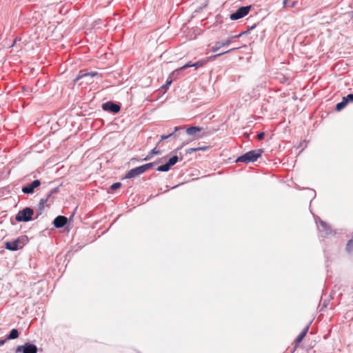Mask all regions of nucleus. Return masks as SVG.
<instances>
[{
  "label": "nucleus",
  "instance_id": "1",
  "mask_svg": "<svg viewBox=\"0 0 353 353\" xmlns=\"http://www.w3.org/2000/svg\"><path fill=\"white\" fill-rule=\"evenodd\" d=\"M153 163H146L145 165L137 167L135 168L130 170L125 175V179H132L139 176V175L144 173L148 170L153 167Z\"/></svg>",
  "mask_w": 353,
  "mask_h": 353
},
{
  "label": "nucleus",
  "instance_id": "2",
  "mask_svg": "<svg viewBox=\"0 0 353 353\" xmlns=\"http://www.w3.org/2000/svg\"><path fill=\"white\" fill-rule=\"evenodd\" d=\"M263 152L262 150H252L248 152H246L243 155L239 157L236 159V162L241 161V162H245V163H250V162H254L256 161V159L261 157V154Z\"/></svg>",
  "mask_w": 353,
  "mask_h": 353
},
{
  "label": "nucleus",
  "instance_id": "3",
  "mask_svg": "<svg viewBox=\"0 0 353 353\" xmlns=\"http://www.w3.org/2000/svg\"><path fill=\"white\" fill-rule=\"evenodd\" d=\"M34 211L32 208H26L20 210L16 215V220L19 222H28L32 219Z\"/></svg>",
  "mask_w": 353,
  "mask_h": 353
},
{
  "label": "nucleus",
  "instance_id": "4",
  "mask_svg": "<svg viewBox=\"0 0 353 353\" xmlns=\"http://www.w3.org/2000/svg\"><path fill=\"white\" fill-rule=\"evenodd\" d=\"M26 244V239L22 238H18L12 241H7L5 243V247L6 249L11 251H16L21 249Z\"/></svg>",
  "mask_w": 353,
  "mask_h": 353
},
{
  "label": "nucleus",
  "instance_id": "5",
  "mask_svg": "<svg viewBox=\"0 0 353 353\" xmlns=\"http://www.w3.org/2000/svg\"><path fill=\"white\" fill-rule=\"evenodd\" d=\"M99 74L98 72H88V73H84L81 75H79L75 79H74V81L75 82H77L79 81H81L79 84L80 85H82L83 83L85 84H90V83H92L93 81H92V79L93 77H98Z\"/></svg>",
  "mask_w": 353,
  "mask_h": 353
},
{
  "label": "nucleus",
  "instance_id": "6",
  "mask_svg": "<svg viewBox=\"0 0 353 353\" xmlns=\"http://www.w3.org/2000/svg\"><path fill=\"white\" fill-rule=\"evenodd\" d=\"M251 6H242L240 7L236 12L230 15V19L232 21L238 20L246 16L250 10Z\"/></svg>",
  "mask_w": 353,
  "mask_h": 353
},
{
  "label": "nucleus",
  "instance_id": "7",
  "mask_svg": "<svg viewBox=\"0 0 353 353\" xmlns=\"http://www.w3.org/2000/svg\"><path fill=\"white\" fill-rule=\"evenodd\" d=\"M37 347L35 345L27 343L23 345L17 346L16 352L37 353Z\"/></svg>",
  "mask_w": 353,
  "mask_h": 353
},
{
  "label": "nucleus",
  "instance_id": "8",
  "mask_svg": "<svg viewBox=\"0 0 353 353\" xmlns=\"http://www.w3.org/2000/svg\"><path fill=\"white\" fill-rule=\"evenodd\" d=\"M244 33H246V32H241V33L239 34L238 35L232 36L230 38H228L227 40H225V41H218V42H216L214 44V46H212V50L213 52L218 51L221 48H222L223 46H228L230 43L231 41L234 38L238 37L241 36V34H243Z\"/></svg>",
  "mask_w": 353,
  "mask_h": 353
},
{
  "label": "nucleus",
  "instance_id": "9",
  "mask_svg": "<svg viewBox=\"0 0 353 353\" xmlns=\"http://www.w3.org/2000/svg\"><path fill=\"white\" fill-rule=\"evenodd\" d=\"M102 109L105 111L117 113L120 110L121 108L118 104L108 101L102 104Z\"/></svg>",
  "mask_w": 353,
  "mask_h": 353
},
{
  "label": "nucleus",
  "instance_id": "10",
  "mask_svg": "<svg viewBox=\"0 0 353 353\" xmlns=\"http://www.w3.org/2000/svg\"><path fill=\"white\" fill-rule=\"evenodd\" d=\"M41 185L39 180H34L30 184L23 187L22 192L25 194H32L36 188Z\"/></svg>",
  "mask_w": 353,
  "mask_h": 353
},
{
  "label": "nucleus",
  "instance_id": "11",
  "mask_svg": "<svg viewBox=\"0 0 353 353\" xmlns=\"http://www.w3.org/2000/svg\"><path fill=\"white\" fill-rule=\"evenodd\" d=\"M67 221L68 219L65 216H58L54 219L53 223L56 228H60L63 227L66 224Z\"/></svg>",
  "mask_w": 353,
  "mask_h": 353
},
{
  "label": "nucleus",
  "instance_id": "12",
  "mask_svg": "<svg viewBox=\"0 0 353 353\" xmlns=\"http://www.w3.org/2000/svg\"><path fill=\"white\" fill-rule=\"evenodd\" d=\"M309 330V325H307L304 329L302 331V332L300 334V335L296 338V341H295V347H297V345H299V343H301L302 341V340L303 339V338L305 336L307 331Z\"/></svg>",
  "mask_w": 353,
  "mask_h": 353
},
{
  "label": "nucleus",
  "instance_id": "13",
  "mask_svg": "<svg viewBox=\"0 0 353 353\" xmlns=\"http://www.w3.org/2000/svg\"><path fill=\"white\" fill-rule=\"evenodd\" d=\"M202 130V128L200 127H190L187 128L186 132L188 135L190 136H196L197 132H199Z\"/></svg>",
  "mask_w": 353,
  "mask_h": 353
},
{
  "label": "nucleus",
  "instance_id": "14",
  "mask_svg": "<svg viewBox=\"0 0 353 353\" xmlns=\"http://www.w3.org/2000/svg\"><path fill=\"white\" fill-rule=\"evenodd\" d=\"M18 336H19L18 330L17 329H12L10 331L9 335L8 336L7 339H8V340L14 339H17Z\"/></svg>",
  "mask_w": 353,
  "mask_h": 353
},
{
  "label": "nucleus",
  "instance_id": "15",
  "mask_svg": "<svg viewBox=\"0 0 353 353\" xmlns=\"http://www.w3.org/2000/svg\"><path fill=\"white\" fill-rule=\"evenodd\" d=\"M346 250L350 255L353 256V239L347 242Z\"/></svg>",
  "mask_w": 353,
  "mask_h": 353
},
{
  "label": "nucleus",
  "instance_id": "16",
  "mask_svg": "<svg viewBox=\"0 0 353 353\" xmlns=\"http://www.w3.org/2000/svg\"><path fill=\"white\" fill-rule=\"evenodd\" d=\"M170 167L171 165L168 163H166L165 164L158 167L157 170L160 172H167L170 170Z\"/></svg>",
  "mask_w": 353,
  "mask_h": 353
},
{
  "label": "nucleus",
  "instance_id": "17",
  "mask_svg": "<svg viewBox=\"0 0 353 353\" xmlns=\"http://www.w3.org/2000/svg\"><path fill=\"white\" fill-rule=\"evenodd\" d=\"M190 67H192V63L190 62H189V63H186L185 65H184L183 66L181 67L180 68L176 69L174 71H173L172 74H174L175 73H178L179 71H182V70H185Z\"/></svg>",
  "mask_w": 353,
  "mask_h": 353
},
{
  "label": "nucleus",
  "instance_id": "18",
  "mask_svg": "<svg viewBox=\"0 0 353 353\" xmlns=\"http://www.w3.org/2000/svg\"><path fill=\"white\" fill-rule=\"evenodd\" d=\"M178 160H179L178 157H177V156H174V157H172V158H170V159H169V161H168V163L171 166H172V165H174V164H176V162L178 161Z\"/></svg>",
  "mask_w": 353,
  "mask_h": 353
},
{
  "label": "nucleus",
  "instance_id": "19",
  "mask_svg": "<svg viewBox=\"0 0 353 353\" xmlns=\"http://www.w3.org/2000/svg\"><path fill=\"white\" fill-rule=\"evenodd\" d=\"M205 63V61H203V60H201V61H199L194 63H192V66L195 68H198L199 67H201L203 66Z\"/></svg>",
  "mask_w": 353,
  "mask_h": 353
},
{
  "label": "nucleus",
  "instance_id": "20",
  "mask_svg": "<svg viewBox=\"0 0 353 353\" xmlns=\"http://www.w3.org/2000/svg\"><path fill=\"white\" fill-rule=\"evenodd\" d=\"M49 198H50V197H48V196H47V198H46V199H41L40 200V201H39V208H40V209H41V210L43 208L44 205L47 203V201H48V200L49 199Z\"/></svg>",
  "mask_w": 353,
  "mask_h": 353
},
{
  "label": "nucleus",
  "instance_id": "21",
  "mask_svg": "<svg viewBox=\"0 0 353 353\" xmlns=\"http://www.w3.org/2000/svg\"><path fill=\"white\" fill-rule=\"evenodd\" d=\"M346 105H344V103H343L342 102H340L339 103L336 104V111H341V110H343Z\"/></svg>",
  "mask_w": 353,
  "mask_h": 353
},
{
  "label": "nucleus",
  "instance_id": "22",
  "mask_svg": "<svg viewBox=\"0 0 353 353\" xmlns=\"http://www.w3.org/2000/svg\"><path fill=\"white\" fill-rule=\"evenodd\" d=\"M237 48H231V49H230V50H226V51H225V52H221V53H219V54H217L214 55V56L213 57V58L219 57H220V56H221V55H223V54H226V53H228V52H231V51H232V50H235V49H237Z\"/></svg>",
  "mask_w": 353,
  "mask_h": 353
},
{
  "label": "nucleus",
  "instance_id": "23",
  "mask_svg": "<svg viewBox=\"0 0 353 353\" xmlns=\"http://www.w3.org/2000/svg\"><path fill=\"white\" fill-rule=\"evenodd\" d=\"M121 183L119 182L114 183L110 186V189L112 190H114L119 188L121 187Z\"/></svg>",
  "mask_w": 353,
  "mask_h": 353
},
{
  "label": "nucleus",
  "instance_id": "24",
  "mask_svg": "<svg viewBox=\"0 0 353 353\" xmlns=\"http://www.w3.org/2000/svg\"><path fill=\"white\" fill-rule=\"evenodd\" d=\"M172 81V79H170V78H169L167 80L166 83L162 86V88L167 89L169 87V85L171 84Z\"/></svg>",
  "mask_w": 353,
  "mask_h": 353
},
{
  "label": "nucleus",
  "instance_id": "25",
  "mask_svg": "<svg viewBox=\"0 0 353 353\" xmlns=\"http://www.w3.org/2000/svg\"><path fill=\"white\" fill-rule=\"evenodd\" d=\"M152 156L154 155H157V154H161V152L158 150H157V148H154V149H152L151 150V152H150Z\"/></svg>",
  "mask_w": 353,
  "mask_h": 353
},
{
  "label": "nucleus",
  "instance_id": "26",
  "mask_svg": "<svg viewBox=\"0 0 353 353\" xmlns=\"http://www.w3.org/2000/svg\"><path fill=\"white\" fill-rule=\"evenodd\" d=\"M174 134V132H172L168 135H161V141L165 140L168 139L169 137H171Z\"/></svg>",
  "mask_w": 353,
  "mask_h": 353
},
{
  "label": "nucleus",
  "instance_id": "27",
  "mask_svg": "<svg viewBox=\"0 0 353 353\" xmlns=\"http://www.w3.org/2000/svg\"><path fill=\"white\" fill-rule=\"evenodd\" d=\"M57 192H58V188H54L50 190V192L48 194V196L50 197L52 194H55Z\"/></svg>",
  "mask_w": 353,
  "mask_h": 353
},
{
  "label": "nucleus",
  "instance_id": "28",
  "mask_svg": "<svg viewBox=\"0 0 353 353\" xmlns=\"http://www.w3.org/2000/svg\"><path fill=\"white\" fill-rule=\"evenodd\" d=\"M289 3H290V2L288 0H284L283 1V5L285 6H290ZM294 6V3H292L291 5H290V7H293Z\"/></svg>",
  "mask_w": 353,
  "mask_h": 353
},
{
  "label": "nucleus",
  "instance_id": "29",
  "mask_svg": "<svg viewBox=\"0 0 353 353\" xmlns=\"http://www.w3.org/2000/svg\"><path fill=\"white\" fill-rule=\"evenodd\" d=\"M348 101H353V94H349L346 97Z\"/></svg>",
  "mask_w": 353,
  "mask_h": 353
},
{
  "label": "nucleus",
  "instance_id": "30",
  "mask_svg": "<svg viewBox=\"0 0 353 353\" xmlns=\"http://www.w3.org/2000/svg\"><path fill=\"white\" fill-rule=\"evenodd\" d=\"M264 136H265V133H264V132H261V133H259V134L257 135V139H258L259 140H261L262 139H263Z\"/></svg>",
  "mask_w": 353,
  "mask_h": 353
},
{
  "label": "nucleus",
  "instance_id": "31",
  "mask_svg": "<svg viewBox=\"0 0 353 353\" xmlns=\"http://www.w3.org/2000/svg\"><path fill=\"white\" fill-rule=\"evenodd\" d=\"M152 157H153V156L150 153L149 154H148V155H147V156L143 159V160H144V161H148V160L151 159Z\"/></svg>",
  "mask_w": 353,
  "mask_h": 353
},
{
  "label": "nucleus",
  "instance_id": "32",
  "mask_svg": "<svg viewBox=\"0 0 353 353\" xmlns=\"http://www.w3.org/2000/svg\"><path fill=\"white\" fill-rule=\"evenodd\" d=\"M208 146H202V147H198L196 148L197 149V151H199V150H205L208 149Z\"/></svg>",
  "mask_w": 353,
  "mask_h": 353
},
{
  "label": "nucleus",
  "instance_id": "33",
  "mask_svg": "<svg viewBox=\"0 0 353 353\" xmlns=\"http://www.w3.org/2000/svg\"><path fill=\"white\" fill-rule=\"evenodd\" d=\"M196 151H197L196 148H192L188 149V153H192V152H196Z\"/></svg>",
  "mask_w": 353,
  "mask_h": 353
},
{
  "label": "nucleus",
  "instance_id": "34",
  "mask_svg": "<svg viewBox=\"0 0 353 353\" xmlns=\"http://www.w3.org/2000/svg\"><path fill=\"white\" fill-rule=\"evenodd\" d=\"M341 102H342L343 103H344V105H347V103L348 101H347V99L346 97L343 98V101H342Z\"/></svg>",
  "mask_w": 353,
  "mask_h": 353
},
{
  "label": "nucleus",
  "instance_id": "35",
  "mask_svg": "<svg viewBox=\"0 0 353 353\" xmlns=\"http://www.w3.org/2000/svg\"><path fill=\"white\" fill-rule=\"evenodd\" d=\"M181 129H183V127H175V128H174V132H174V134L176 132H177L178 130H181Z\"/></svg>",
  "mask_w": 353,
  "mask_h": 353
},
{
  "label": "nucleus",
  "instance_id": "36",
  "mask_svg": "<svg viewBox=\"0 0 353 353\" xmlns=\"http://www.w3.org/2000/svg\"><path fill=\"white\" fill-rule=\"evenodd\" d=\"M17 41V39H15L13 41V43H12V44L11 47H12V46L16 43Z\"/></svg>",
  "mask_w": 353,
  "mask_h": 353
},
{
  "label": "nucleus",
  "instance_id": "37",
  "mask_svg": "<svg viewBox=\"0 0 353 353\" xmlns=\"http://www.w3.org/2000/svg\"><path fill=\"white\" fill-rule=\"evenodd\" d=\"M6 340H0V345L4 344Z\"/></svg>",
  "mask_w": 353,
  "mask_h": 353
},
{
  "label": "nucleus",
  "instance_id": "38",
  "mask_svg": "<svg viewBox=\"0 0 353 353\" xmlns=\"http://www.w3.org/2000/svg\"><path fill=\"white\" fill-rule=\"evenodd\" d=\"M254 28H255V24H254L253 26H252L248 29V30H252V29H254Z\"/></svg>",
  "mask_w": 353,
  "mask_h": 353
}]
</instances>
